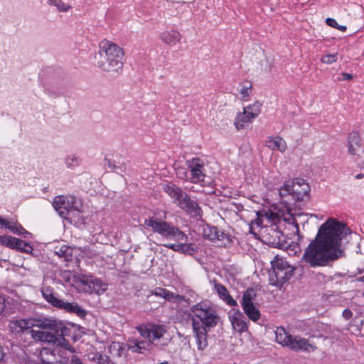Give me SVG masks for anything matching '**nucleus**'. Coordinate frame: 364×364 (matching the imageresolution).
I'll use <instances>...</instances> for the list:
<instances>
[{
	"mask_svg": "<svg viewBox=\"0 0 364 364\" xmlns=\"http://www.w3.org/2000/svg\"><path fill=\"white\" fill-rule=\"evenodd\" d=\"M291 188V197L296 201L303 200L310 191V186L303 178L289 180Z\"/></svg>",
	"mask_w": 364,
	"mask_h": 364,
	"instance_id": "obj_9",
	"label": "nucleus"
},
{
	"mask_svg": "<svg viewBox=\"0 0 364 364\" xmlns=\"http://www.w3.org/2000/svg\"><path fill=\"white\" fill-rule=\"evenodd\" d=\"M262 104L257 101L254 104L245 107L244 109L250 114V117H257L261 111Z\"/></svg>",
	"mask_w": 364,
	"mask_h": 364,
	"instance_id": "obj_35",
	"label": "nucleus"
},
{
	"mask_svg": "<svg viewBox=\"0 0 364 364\" xmlns=\"http://www.w3.org/2000/svg\"><path fill=\"white\" fill-rule=\"evenodd\" d=\"M250 114L246 112L244 109L243 112H240L237 114L234 124L237 130L242 129L245 126V124L250 123L252 122L254 117H250Z\"/></svg>",
	"mask_w": 364,
	"mask_h": 364,
	"instance_id": "obj_26",
	"label": "nucleus"
},
{
	"mask_svg": "<svg viewBox=\"0 0 364 364\" xmlns=\"http://www.w3.org/2000/svg\"><path fill=\"white\" fill-rule=\"evenodd\" d=\"M70 364H84L80 358H78L76 355H72Z\"/></svg>",
	"mask_w": 364,
	"mask_h": 364,
	"instance_id": "obj_50",
	"label": "nucleus"
},
{
	"mask_svg": "<svg viewBox=\"0 0 364 364\" xmlns=\"http://www.w3.org/2000/svg\"><path fill=\"white\" fill-rule=\"evenodd\" d=\"M48 3L55 6L61 12H66L71 9V6L65 4L62 0H48Z\"/></svg>",
	"mask_w": 364,
	"mask_h": 364,
	"instance_id": "obj_37",
	"label": "nucleus"
},
{
	"mask_svg": "<svg viewBox=\"0 0 364 364\" xmlns=\"http://www.w3.org/2000/svg\"><path fill=\"white\" fill-rule=\"evenodd\" d=\"M194 316L200 321V327L207 330L214 328L220 322V318L215 310L205 304L198 303L191 308Z\"/></svg>",
	"mask_w": 364,
	"mask_h": 364,
	"instance_id": "obj_7",
	"label": "nucleus"
},
{
	"mask_svg": "<svg viewBox=\"0 0 364 364\" xmlns=\"http://www.w3.org/2000/svg\"><path fill=\"white\" fill-rule=\"evenodd\" d=\"M72 274L69 271H63L60 273V277L64 279L66 282H70L72 278Z\"/></svg>",
	"mask_w": 364,
	"mask_h": 364,
	"instance_id": "obj_49",
	"label": "nucleus"
},
{
	"mask_svg": "<svg viewBox=\"0 0 364 364\" xmlns=\"http://www.w3.org/2000/svg\"><path fill=\"white\" fill-rule=\"evenodd\" d=\"M41 294L43 297L55 308L64 310L68 313L74 314L81 318H84L87 315V311L77 303H70L57 298L54 294L53 289L50 287H43Z\"/></svg>",
	"mask_w": 364,
	"mask_h": 364,
	"instance_id": "obj_6",
	"label": "nucleus"
},
{
	"mask_svg": "<svg viewBox=\"0 0 364 364\" xmlns=\"http://www.w3.org/2000/svg\"><path fill=\"white\" fill-rule=\"evenodd\" d=\"M326 23L328 26L333 27L334 28H336L338 30H340L341 31H345L346 30V26H340L336 22V21L334 18H327L326 19Z\"/></svg>",
	"mask_w": 364,
	"mask_h": 364,
	"instance_id": "obj_43",
	"label": "nucleus"
},
{
	"mask_svg": "<svg viewBox=\"0 0 364 364\" xmlns=\"http://www.w3.org/2000/svg\"><path fill=\"white\" fill-rule=\"evenodd\" d=\"M215 289L219 296L225 301L228 305L232 306H237V301L229 294V292L225 286L221 284H215Z\"/></svg>",
	"mask_w": 364,
	"mask_h": 364,
	"instance_id": "obj_25",
	"label": "nucleus"
},
{
	"mask_svg": "<svg viewBox=\"0 0 364 364\" xmlns=\"http://www.w3.org/2000/svg\"><path fill=\"white\" fill-rule=\"evenodd\" d=\"M164 298L168 301H176L181 302L184 300V296L179 294H174L173 293L166 290Z\"/></svg>",
	"mask_w": 364,
	"mask_h": 364,
	"instance_id": "obj_41",
	"label": "nucleus"
},
{
	"mask_svg": "<svg viewBox=\"0 0 364 364\" xmlns=\"http://www.w3.org/2000/svg\"><path fill=\"white\" fill-rule=\"evenodd\" d=\"M36 326L42 331H31L35 340L55 345H60L65 341L64 337L70 333V329L62 321L55 318L36 320Z\"/></svg>",
	"mask_w": 364,
	"mask_h": 364,
	"instance_id": "obj_3",
	"label": "nucleus"
},
{
	"mask_svg": "<svg viewBox=\"0 0 364 364\" xmlns=\"http://www.w3.org/2000/svg\"><path fill=\"white\" fill-rule=\"evenodd\" d=\"M256 296L257 294L252 289H247L242 296V305L253 304Z\"/></svg>",
	"mask_w": 364,
	"mask_h": 364,
	"instance_id": "obj_34",
	"label": "nucleus"
},
{
	"mask_svg": "<svg viewBox=\"0 0 364 364\" xmlns=\"http://www.w3.org/2000/svg\"><path fill=\"white\" fill-rule=\"evenodd\" d=\"M7 229H9L14 234L18 235H23L26 237L27 235H30L21 225H17L14 220H11L9 224H7Z\"/></svg>",
	"mask_w": 364,
	"mask_h": 364,
	"instance_id": "obj_31",
	"label": "nucleus"
},
{
	"mask_svg": "<svg viewBox=\"0 0 364 364\" xmlns=\"http://www.w3.org/2000/svg\"><path fill=\"white\" fill-rule=\"evenodd\" d=\"M363 177H364V174L363 173H359V174L355 176V178H357V179H361Z\"/></svg>",
	"mask_w": 364,
	"mask_h": 364,
	"instance_id": "obj_56",
	"label": "nucleus"
},
{
	"mask_svg": "<svg viewBox=\"0 0 364 364\" xmlns=\"http://www.w3.org/2000/svg\"><path fill=\"white\" fill-rule=\"evenodd\" d=\"M230 318L235 331L242 333L247 330L246 318L241 312H235L232 316H230Z\"/></svg>",
	"mask_w": 364,
	"mask_h": 364,
	"instance_id": "obj_20",
	"label": "nucleus"
},
{
	"mask_svg": "<svg viewBox=\"0 0 364 364\" xmlns=\"http://www.w3.org/2000/svg\"><path fill=\"white\" fill-rule=\"evenodd\" d=\"M53 205L62 218L72 219L78 209L73 205V198H68L63 196H56L53 202Z\"/></svg>",
	"mask_w": 364,
	"mask_h": 364,
	"instance_id": "obj_8",
	"label": "nucleus"
},
{
	"mask_svg": "<svg viewBox=\"0 0 364 364\" xmlns=\"http://www.w3.org/2000/svg\"><path fill=\"white\" fill-rule=\"evenodd\" d=\"M178 207L193 218H201L203 210L197 201L192 200L188 195Z\"/></svg>",
	"mask_w": 364,
	"mask_h": 364,
	"instance_id": "obj_12",
	"label": "nucleus"
},
{
	"mask_svg": "<svg viewBox=\"0 0 364 364\" xmlns=\"http://www.w3.org/2000/svg\"><path fill=\"white\" fill-rule=\"evenodd\" d=\"M65 164L67 167L73 168L79 165L80 159L75 155H70L66 157Z\"/></svg>",
	"mask_w": 364,
	"mask_h": 364,
	"instance_id": "obj_40",
	"label": "nucleus"
},
{
	"mask_svg": "<svg viewBox=\"0 0 364 364\" xmlns=\"http://www.w3.org/2000/svg\"><path fill=\"white\" fill-rule=\"evenodd\" d=\"M272 269L269 271V284L278 287L289 281L293 276L295 268L287 261L276 256L271 262Z\"/></svg>",
	"mask_w": 364,
	"mask_h": 364,
	"instance_id": "obj_5",
	"label": "nucleus"
},
{
	"mask_svg": "<svg viewBox=\"0 0 364 364\" xmlns=\"http://www.w3.org/2000/svg\"><path fill=\"white\" fill-rule=\"evenodd\" d=\"M87 358L90 360L97 363L99 364H105L108 360L107 355H103L97 352H90L87 354Z\"/></svg>",
	"mask_w": 364,
	"mask_h": 364,
	"instance_id": "obj_36",
	"label": "nucleus"
},
{
	"mask_svg": "<svg viewBox=\"0 0 364 364\" xmlns=\"http://www.w3.org/2000/svg\"><path fill=\"white\" fill-rule=\"evenodd\" d=\"M81 283L87 287L86 291L90 293L101 294L104 293L107 288V284L101 279L93 277L92 276L82 275L80 278Z\"/></svg>",
	"mask_w": 364,
	"mask_h": 364,
	"instance_id": "obj_10",
	"label": "nucleus"
},
{
	"mask_svg": "<svg viewBox=\"0 0 364 364\" xmlns=\"http://www.w3.org/2000/svg\"><path fill=\"white\" fill-rule=\"evenodd\" d=\"M337 54H328L322 57L321 61L326 64H331L336 61Z\"/></svg>",
	"mask_w": 364,
	"mask_h": 364,
	"instance_id": "obj_44",
	"label": "nucleus"
},
{
	"mask_svg": "<svg viewBox=\"0 0 364 364\" xmlns=\"http://www.w3.org/2000/svg\"><path fill=\"white\" fill-rule=\"evenodd\" d=\"M193 328L198 350L203 351L208 347L207 333L210 330L200 327V322L194 319L193 320Z\"/></svg>",
	"mask_w": 364,
	"mask_h": 364,
	"instance_id": "obj_13",
	"label": "nucleus"
},
{
	"mask_svg": "<svg viewBox=\"0 0 364 364\" xmlns=\"http://www.w3.org/2000/svg\"><path fill=\"white\" fill-rule=\"evenodd\" d=\"M161 40L169 46H175L181 43V35L176 30L165 31L160 35Z\"/></svg>",
	"mask_w": 364,
	"mask_h": 364,
	"instance_id": "obj_23",
	"label": "nucleus"
},
{
	"mask_svg": "<svg viewBox=\"0 0 364 364\" xmlns=\"http://www.w3.org/2000/svg\"><path fill=\"white\" fill-rule=\"evenodd\" d=\"M55 353L50 348H43L39 354V361L32 360L29 357L25 356L21 360V364H53L54 362Z\"/></svg>",
	"mask_w": 364,
	"mask_h": 364,
	"instance_id": "obj_14",
	"label": "nucleus"
},
{
	"mask_svg": "<svg viewBox=\"0 0 364 364\" xmlns=\"http://www.w3.org/2000/svg\"><path fill=\"white\" fill-rule=\"evenodd\" d=\"M10 221H11V220H8L4 219V218L0 215V225L4 226V227H5L6 228H7V224H9Z\"/></svg>",
	"mask_w": 364,
	"mask_h": 364,
	"instance_id": "obj_53",
	"label": "nucleus"
},
{
	"mask_svg": "<svg viewBox=\"0 0 364 364\" xmlns=\"http://www.w3.org/2000/svg\"><path fill=\"white\" fill-rule=\"evenodd\" d=\"M295 227L297 231H299V225L297 223L295 224Z\"/></svg>",
	"mask_w": 364,
	"mask_h": 364,
	"instance_id": "obj_59",
	"label": "nucleus"
},
{
	"mask_svg": "<svg viewBox=\"0 0 364 364\" xmlns=\"http://www.w3.org/2000/svg\"><path fill=\"white\" fill-rule=\"evenodd\" d=\"M145 225L166 239L176 242L188 240V236L179 228L161 219L151 217L145 220Z\"/></svg>",
	"mask_w": 364,
	"mask_h": 364,
	"instance_id": "obj_4",
	"label": "nucleus"
},
{
	"mask_svg": "<svg viewBox=\"0 0 364 364\" xmlns=\"http://www.w3.org/2000/svg\"><path fill=\"white\" fill-rule=\"evenodd\" d=\"M166 332V329L161 325L150 326V343H154L164 336Z\"/></svg>",
	"mask_w": 364,
	"mask_h": 364,
	"instance_id": "obj_29",
	"label": "nucleus"
},
{
	"mask_svg": "<svg viewBox=\"0 0 364 364\" xmlns=\"http://www.w3.org/2000/svg\"><path fill=\"white\" fill-rule=\"evenodd\" d=\"M265 145L272 151H279L284 152L287 149V145L284 139L277 136H269L266 140Z\"/></svg>",
	"mask_w": 364,
	"mask_h": 364,
	"instance_id": "obj_22",
	"label": "nucleus"
},
{
	"mask_svg": "<svg viewBox=\"0 0 364 364\" xmlns=\"http://www.w3.org/2000/svg\"><path fill=\"white\" fill-rule=\"evenodd\" d=\"M124 350V348L122 346V345L119 343H113L110 346L111 353L119 357L122 355Z\"/></svg>",
	"mask_w": 364,
	"mask_h": 364,
	"instance_id": "obj_42",
	"label": "nucleus"
},
{
	"mask_svg": "<svg viewBox=\"0 0 364 364\" xmlns=\"http://www.w3.org/2000/svg\"><path fill=\"white\" fill-rule=\"evenodd\" d=\"M186 164L190 170L188 179H191L193 183L204 181L205 175L202 171L203 162L200 159L193 158L192 160H188Z\"/></svg>",
	"mask_w": 364,
	"mask_h": 364,
	"instance_id": "obj_11",
	"label": "nucleus"
},
{
	"mask_svg": "<svg viewBox=\"0 0 364 364\" xmlns=\"http://www.w3.org/2000/svg\"><path fill=\"white\" fill-rule=\"evenodd\" d=\"M341 75H343V80H350L353 78L352 75H350L349 73H343Z\"/></svg>",
	"mask_w": 364,
	"mask_h": 364,
	"instance_id": "obj_55",
	"label": "nucleus"
},
{
	"mask_svg": "<svg viewBox=\"0 0 364 364\" xmlns=\"http://www.w3.org/2000/svg\"><path fill=\"white\" fill-rule=\"evenodd\" d=\"M166 247L173 251L183 253L188 255H194L198 252V247L193 243L186 244V242L181 244H166Z\"/></svg>",
	"mask_w": 364,
	"mask_h": 364,
	"instance_id": "obj_18",
	"label": "nucleus"
},
{
	"mask_svg": "<svg viewBox=\"0 0 364 364\" xmlns=\"http://www.w3.org/2000/svg\"><path fill=\"white\" fill-rule=\"evenodd\" d=\"M251 83L249 82H246L245 85H242V88L240 90V93L242 95L243 97H247L250 92Z\"/></svg>",
	"mask_w": 364,
	"mask_h": 364,
	"instance_id": "obj_45",
	"label": "nucleus"
},
{
	"mask_svg": "<svg viewBox=\"0 0 364 364\" xmlns=\"http://www.w3.org/2000/svg\"><path fill=\"white\" fill-rule=\"evenodd\" d=\"M242 306L245 314L248 316L250 319L255 322L257 321L259 319L261 316L260 312L258 310V309L254 305V304Z\"/></svg>",
	"mask_w": 364,
	"mask_h": 364,
	"instance_id": "obj_28",
	"label": "nucleus"
},
{
	"mask_svg": "<svg viewBox=\"0 0 364 364\" xmlns=\"http://www.w3.org/2000/svg\"><path fill=\"white\" fill-rule=\"evenodd\" d=\"M5 309L4 299L0 296V314L4 311Z\"/></svg>",
	"mask_w": 364,
	"mask_h": 364,
	"instance_id": "obj_54",
	"label": "nucleus"
},
{
	"mask_svg": "<svg viewBox=\"0 0 364 364\" xmlns=\"http://www.w3.org/2000/svg\"><path fill=\"white\" fill-rule=\"evenodd\" d=\"M361 167L363 168L364 167V161L361 164Z\"/></svg>",
	"mask_w": 364,
	"mask_h": 364,
	"instance_id": "obj_60",
	"label": "nucleus"
},
{
	"mask_svg": "<svg viewBox=\"0 0 364 364\" xmlns=\"http://www.w3.org/2000/svg\"><path fill=\"white\" fill-rule=\"evenodd\" d=\"M358 281H359V282H364V275L360 277H359L358 279Z\"/></svg>",
	"mask_w": 364,
	"mask_h": 364,
	"instance_id": "obj_58",
	"label": "nucleus"
},
{
	"mask_svg": "<svg viewBox=\"0 0 364 364\" xmlns=\"http://www.w3.org/2000/svg\"><path fill=\"white\" fill-rule=\"evenodd\" d=\"M36 320L19 319L11 321L9 323L11 331L14 333H21L26 330L36 326Z\"/></svg>",
	"mask_w": 364,
	"mask_h": 364,
	"instance_id": "obj_17",
	"label": "nucleus"
},
{
	"mask_svg": "<svg viewBox=\"0 0 364 364\" xmlns=\"http://www.w3.org/2000/svg\"><path fill=\"white\" fill-rule=\"evenodd\" d=\"M291 336L287 333L283 327H278L275 331V338L278 343L287 346Z\"/></svg>",
	"mask_w": 364,
	"mask_h": 364,
	"instance_id": "obj_27",
	"label": "nucleus"
},
{
	"mask_svg": "<svg viewBox=\"0 0 364 364\" xmlns=\"http://www.w3.org/2000/svg\"><path fill=\"white\" fill-rule=\"evenodd\" d=\"M16 237L12 236H1L0 235V244L14 249Z\"/></svg>",
	"mask_w": 364,
	"mask_h": 364,
	"instance_id": "obj_38",
	"label": "nucleus"
},
{
	"mask_svg": "<svg viewBox=\"0 0 364 364\" xmlns=\"http://www.w3.org/2000/svg\"><path fill=\"white\" fill-rule=\"evenodd\" d=\"M287 347L294 350L314 351L316 347L310 343L306 339L291 336V339L287 344Z\"/></svg>",
	"mask_w": 364,
	"mask_h": 364,
	"instance_id": "obj_15",
	"label": "nucleus"
},
{
	"mask_svg": "<svg viewBox=\"0 0 364 364\" xmlns=\"http://www.w3.org/2000/svg\"><path fill=\"white\" fill-rule=\"evenodd\" d=\"M164 190L173 200V203L178 206L188 196L181 188L174 184L164 185Z\"/></svg>",
	"mask_w": 364,
	"mask_h": 364,
	"instance_id": "obj_16",
	"label": "nucleus"
},
{
	"mask_svg": "<svg viewBox=\"0 0 364 364\" xmlns=\"http://www.w3.org/2000/svg\"><path fill=\"white\" fill-rule=\"evenodd\" d=\"M128 348L130 349L132 352L141 353V350L139 349V343L138 341L129 342V343L128 344Z\"/></svg>",
	"mask_w": 364,
	"mask_h": 364,
	"instance_id": "obj_46",
	"label": "nucleus"
},
{
	"mask_svg": "<svg viewBox=\"0 0 364 364\" xmlns=\"http://www.w3.org/2000/svg\"><path fill=\"white\" fill-rule=\"evenodd\" d=\"M166 292V289L159 288V289H156V291H154V294L164 298Z\"/></svg>",
	"mask_w": 364,
	"mask_h": 364,
	"instance_id": "obj_51",
	"label": "nucleus"
},
{
	"mask_svg": "<svg viewBox=\"0 0 364 364\" xmlns=\"http://www.w3.org/2000/svg\"><path fill=\"white\" fill-rule=\"evenodd\" d=\"M139 349L141 350V353H143L144 350L149 349L151 343H150L149 341L147 342V341H139Z\"/></svg>",
	"mask_w": 364,
	"mask_h": 364,
	"instance_id": "obj_48",
	"label": "nucleus"
},
{
	"mask_svg": "<svg viewBox=\"0 0 364 364\" xmlns=\"http://www.w3.org/2000/svg\"><path fill=\"white\" fill-rule=\"evenodd\" d=\"M14 249L25 253H31L33 251V247L29 243L16 237Z\"/></svg>",
	"mask_w": 364,
	"mask_h": 364,
	"instance_id": "obj_32",
	"label": "nucleus"
},
{
	"mask_svg": "<svg viewBox=\"0 0 364 364\" xmlns=\"http://www.w3.org/2000/svg\"><path fill=\"white\" fill-rule=\"evenodd\" d=\"M279 193L281 203L284 204L287 209L295 203L294 199L291 197V188L289 181H287L280 188Z\"/></svg>",
	"mask_w": 364,
	"mask_h": 364,
	"instance_id": "obj_19",
	"label": "nucleus"
},
{
	"mask_svg": "<svg viewBox=\"0 0 364 364\" xmlns=\"http://www.w3.org/2000/svg\"><path fill=\"white\" fill-rule=\"evenodd\" d=\"M55 253L67 261L70 260L72 257V250L65 245L56 247L55 248Z\"/></svg>",
	"mask_w": 364,
	"mask_h": 364,
	"instance_id": "obj_33",
	"label": "nucleus"
},
{
	"mask_svg": "<svg viewBox=\"0 0 364 364\" xmlns=\"http://www.w3.org/2000/svg\"><path fill=\"white\" fill-rule=\"evenodd\" d=\"M350 229L342 222L330 218L318 228L316 237L306 248L301 262L311 267H324L344 255L341 240Z\"/></svg>",
	"mask_w": 364,
	"mask_h": 364,
	"instance_id": "obj_1",
	"label": "nucleus"
},
{
	"mask_svg": "<svg viewBox=\"0 0 364 364\" xmlns=\"http://www.w3.org/2000/svg\"><path fill=\"white\" fill-rule=\"evenodd\" d=\"M3 358H4V353L2 351L1 346H0V361L3 359Z\"/></svg>",
	"mask_w": 364,
	"mask_h": 364,
	"instance_id": "obj_57",
	"label": "nucleus"
},
{
	"mask_svg": "<svg viewBox=\"0 0 364 364\" xmlns=\"http://www.w3.org/2000/svg\"><path fill=\"white\" fill-rule=\"evenodd\" d=\"M203 237L212 242L223 241L228 236L215 226H207L203 229Z\"/></svg>",
	"mask_w": 364,
	"mask_h": 364,
	"instance_id": "obj_21",
	"label": "nucleus"
},
{
	"mask_svg": "<svg viewBox=\"0 0 364 364\" xmlns=\"http://www.w3.org/2000/svg\"><path fill=\"white\" fill-rule=\"evenodd\" d=\"M352 315H353V313L352 311L350 310V309H345L343 311V316L346 318V319H349L352 317Z\"/></svg>",
	"mask_w": 364,
	"mask_h": 364,
	"instance_id": "obj_52",
	"label": "nucleus"
},
{
	"mask_svg": "<svg viewBox=\"0 0 364 364\" xmlns=\"http://www.w3.org/2000/svg\"><path fill=\"white\" fill-rule=\"evenodd\" d=\"M348 142V152L351 155L358 154L360 147V139L358 134L355 132L350 133Z\"/></svg>",
	"mask_w": 364,
	"mask_h": 364,
	"instance_id": "obj_24",
	"label": "nucleus"
},
{
	"mask_svg": "<svg viewBox=\"0 0 364 364\" xmlns=\"http://www.w3.org/2000/svg\"><path fill=\"white\" fill-rule=\"evenodd\" d=\"M139 332L140 333V335L144 337V338H147L149 341L150 340V326L142 328H139Z\"/></svg>",
	"mask_w": 364,
	"mask_h": 364,
	"instance_id": "obj_47",
	"label": "nucleus"
},
{
	"mask_svg": "<svg viewBox=\"0 0 364 364\" xmlns=\"http://www.w3.org/2000/svg\"><path fill=\"white\" fill-rule=\"evenodd\" d=\"M123 49L114 43L103 40L95 55V65L103 72L118 74L124 65Z\"/></svg>",
	"mask_w": 364,
	"mask_h": 364,
	"instance_id": "obj_2",
	"label": "nucleus"
},
{
	"mask_svg": "<svg viewBox=\"0 0 364 364\" xmlns=\"http://www.w3.org/2000/svg\"><path fill=\"white\" fill-rule=\"evenodd\" d=\"M322 298L325 301L335 305L340 304L342 301V296L341 292L327 291L323 294Z\"/></svg>",
	"mask_w": 364,
	"mask_h": 364,
	"instance_id": "obj_30",
	"label": "nucleus"
},
{
	"mask_svg": "<svg viewBox=\"0 0 364 364\" xmlns=\"http://www.w3.org/2000/svg\"><path fill=\"white\" fill-rule=\"evenodd\" d=\"M176 169V174L178 176V178L181 179H188L189 178V172L188 171V167H184L181 166H178L175 168Z\"/></svg>",
	"mask_w": 364,
	"mask_h": 364,
	"instance_id": "obj_39",
	"label": "nucleus"
}]
</instances>
